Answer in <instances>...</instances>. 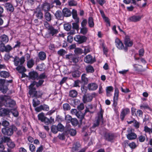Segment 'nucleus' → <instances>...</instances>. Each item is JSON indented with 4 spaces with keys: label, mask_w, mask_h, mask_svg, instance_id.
Here are the masks:
<instances>
[{
    "label": "nucleus",
    "mask_w": 152,
    "mask_h": 152,
    "mask_svg": "<svg viewBox=\"0 0 152 152\" xmlns=\"http://www.w3.org/2000/svg\"><path fill=\"white\" fill-rule=\"evenodd\" d=\"M25 61V57L24 56L19 58L18 56H16L14 59L13 62L14 65L17 66L16 68V69L20 73H23L26 71V70L23 66V64Z\"/></svg>",
    "instance_id": "1"
},
{
    "label": "nucleus",
    "mask_w": 152,
    "mask_h": 152,
    "mask_svg": "<svg viewBox=\"0 0 152 152\" xmlns=\"http://www.w3.org/2000/svg\"><path fill=\"white\" fill-rule=\"evenodd\" d=\"M18 130L17 128L14 125H12L9 127L3 128L1 130L2 133L4 135L8 136H11L13 133V131H16Z\"/></svg>",
    "instance_id": "2"
},
{
    "label": "nucleus",
    "mask_w": 152,
    "mask_h": 152,
    "mask_svg": "<svg viewBox=\"0 0 152 152\" xmlns=\"http://www.w3.org/2000/svg\"><path fill=\"white\" fill-rule=\"evenodd\" d=\"M1 99L2 100L5 101L4 105L6 107H12L16 104L15 101L11 99L9 96L4 95L1 98Z\"/></svg>",
    "instance_id": "3"
},
{
    "label": "nucleus",
    "mask_w": 152,
    "mask_h": 152,
    "mask_svg": "<svg viewBox=\"0 0 152 152\" xmlns=\"http://www.w3.org/2000/svg\"><path fill=\"white\" fill-rule=\"evenodd\" d=\"M96 96V94L94 93L91 94H87L84 95L83 98V102L85 103L88 102H91L93 98Z\"/></svg>",
    "instance_id": "4"
},
{
    "label": "nucleus",
    "mask_w": 152,
    "mask_h": 152,
    "mask_svg": "<svg viewBox=\"0 0 152 152\" xmlns=\"http://www.w3.org/2000/svg\"><path fill=\"white\" fill-rule=\"evenodd\" d=\"M127 134L126 136L129 140H134L137 138V134L134 132V130L132 129L129 128L127 130Z\"/></svg>",
    "instance_id": "5"
},
{
    "label": "nucleus",
    "mask_w": 152,
    "mask_h": 152,
    "mask_svg": "<svg viewBox=\"0 0 152 152\" xmlns=\"http://www.w3.org/2000/svg\"><path fill=\"white\" fill-rule=\"evenodd\" d=\"M65 132L67 134H70L71 136H74L76 134V130L71 128L70 125L66 126L65 130Z\"/></svg>",
    "instance_id": "6"
},
{
    "label": "nucleus",
    "mask_w": 152,
    "mask_h": 152,
    "mask_svg": "<svg viewBox=\"0 0 152 152\" xmlns=\"http://www.w3.org/2000/svg\"><path fill=\"white\" fill-rule=\"evenodd\" d=\"M74 39L79 44H81L86 42L87 40V38L84 36H81L80 35H77L74 37Z\"/></svg>",
    "instance_id": "7"
},
{
    "label": "nucleus",
    "mask_w": 152,
    "mask_h": 152,
    "mask_svg": "<svg viewBox=\"0 0 152 152\" xmlns=\"http://www.w3.org/2000/svg\"><path fill=\"white\" fill-rule=\"evenodd\" d=\"M115 45L119 49H124L125 51H127L128 50L127 48L124 47L122 42L118 38H116L115 40Z\"/></svg>",
    "instance_id": "8"
},
{
    "label": "nucleus",
    "mask_w": 152,
    "mask_h": 152,
    "mask_svg": "<svg viewBox=\"0 0 152 152\" xmlns=\"http://www.w3.org/2000/svg\"><path fill=\"white\" fill-rule=\"evenodd\" d=\"M59 28L56 29L52 26H51L50 28L48 30V33L49 34L52 36H56L57 34L59 31Z\"/></svg>",
    "instance_id": "9"
},
{
    "label": "nucleus",
    "mask_w": 152,
    "mask_h": 152,
    "mask_svg": "<svg viewBox=\"0 0 152 152\" xmlns=\"http://www.w3.org/2000/svg\"><path fill=\"white\" fill-rule=\"evenodd\" d=\"M12 49L11 46L9 45L5 46L4 44H0V49L2 52L5 51L8 52L11 50Z\"/></svg>",
    "instance_id": "10"
},
{
    "label": "nucleus",
    "mask_w": 152,
    "mask_h": 152,
    "mask_svg": "<svg viewBox=\"0 0 152 152\" xmlns=\"http://www.w3.org/2000/svg\"><path fill=\"white\" fill-rule=\"evenodd\" d=\"M31 86V84L28 87V89H29V94L32 97H35L37 91L36 89L34 87V86Z\"/></svg>",
    "instance_id": "11"
},
{
    "label": "nucleus",
    "mask_w": 152,
    "mask_h": 152,
    "mask_svg": "<svg viewBox=\"0 0 152 152\" xmlns=\"http://www.w3.org/2000/svg\"><path fill=\"white\" fill-rule=\"evenodd\" d=\"M124 43L126 47H131L133 45V42L131 41L129 37L128 36H126L124 40Z\"/></svg>",
    "instance_id": "12"
},
{
    "label": "nucleus",
    "mask_w": 152,
    "mask_h": 152,
    "mask_svg": "<svg viewBox=\"0 0 152 152\" xmlns=\"http://www.w3.org/2000/svg\"><path fill=\"white\" fill-rule=\"evenodd\" d=\"M11 110L7 108H1L0 109V116H5L9 115Z\"/></svg>",
    "instance_id": "13"
},
{
    "label": "nucleus",
    "mask_w": 152,
    "mask_h": 152,
    "mask_svg": "<svg viewBox=\"0 0 152 152\" xmlns=\"http://www.w3.org/2000/svg\"><path fill=\"white\" fill-rule=\"evenodd\" d=\"M105 139L109 142H112L114 139L115 136L114 135L111 133H106L104 135Z\"/></svg>",
    "instance_id": "14"
},
{
    "label": "nucleus",
    "mask_w": 152,
    "mask_h": 152,
    "mask_svg": "<svg viewBox=\"0 0 152 152\" xmlns=\"http://www.w3.org/2000/svg\"><path fill=\"white\" fill-rule=\"evenodd\" d=\"M50 5L47 2H45L41 5V8L45 12H48L50 9Z\"/></svg>",
    "instance_id": "15"
},
{
    "label": "nucleus",
    "mask_w": 152,
    "mask_h": 152,
    "mask_svg": "<svg viewBox=\"0 0 152 152\" xmlns=\"http://www.w3.org/2000/svg\"><path fill=\"white\" fill-rule=\"evenodd\" d=\"M130 112L129 109L128 108L124 109L120 114V118L122 120H123L125 116Z\"/></svg>",
    "instance_id": "16"
},
{
    "label": "nucleus",
    "mask_w": 152,
    "mask_h": 152,
    "mask_svg": "<svg viewBox=\"0 0 152 152\" xmlns=\"http://www.w3.org/2000/svg\"><path fill=\"white\" fill-rule=\"evenodd\" d=\"M84 61L86 63L90 64H92L95 61L93 58V57L90 55L86 56L84 58Z\"/></svg>",
    "instance_id": "17"
},
{
    "label": "nucleus",
    "mask_w": 152,
    "mask_h": 152,
    "mask_svg": "<svg viewBox=\"0 0 152 152\" xmlns=\"http://www.w3.org/2000/svg\"><path fill=\"white\" fill-rule=\"evenodd\" d=\"M142 17V16L134 15L130 17L129 20L132 22H137L140 21Z\"/></svg>",
    "instance_id": "18"
},
{
    "label": "nucleus",
    "mask_w": 152,
    "mask_h": 152,
    "mask_svg": "<svg viewBox=\"0 0 152 152\" xmlns=\"http://www.w3.org/2000/svg\"><path fill=\"white\" fill-rule=\"evenodd\" d=\"M38 8L39 7H37V10L35 12L34 14L36 16L38 19L42 20L43 17V14L41 10H37Z\"/></svg>",
    "instance_id": "19"
},
{
    "label": "nucleus",
    "mask_w": 152,
    "mask_h": 152,
    "mask_svg": "<svg viewBox=\"0 0 152 152\" xmlns=\"http://www.w3.org/2000/svg\"><path fill=\"white\" fill-rule=\"evenodd\" d=\"M9 39L8 36L5 34H3L0 36V42L1 44L7 43L9 41Z\"/></svg>",
    "instance_id": "20"
},
{
    "label": "nucleus",
    "mask_w": 152,
    "mask_h": 152,
    "mask_svg": "<svg viewBox=\"0 0 152 152\" xmlns=\"http://www.w3.org/2000/svg\"><path fill=\"white\" fill-rule=\"evenodd\" d=\"M118 90L117 88L115 89V93L113 97V104L116 106L117 104V101L118 99Z\"/></svg>",
    "instance_id": "21"
},
{
    "label": "nucleus",
    "mask_w": 152,
    "mask_h": 152,
    "mask_svg": "<svg viewBox=\"0 0 152 152\" xmlns=\"http://www.w3.org/2000/svg\"><path fill=\"white\" fill-rule=\"evenodd\" d=\"M29 76L31 79L34 80L38 78V74L37 72L33 71L29 73Z\"/></svg>",
    "instance_id": "22"
},
{
    "label": "nucleus",
    "mask_w": 152,
    "mask_h": 152,
    "mask_svg": "<svg viewBox=\"0 0 152 152\" xmlns=\"http://www.w3.org/2000/svg\"><path fill=\"white\" fill-rule=\"evenodd\" d=\"M62 13L64 16L66 17L70 16L72 14L71 11L69 9L66 8L63 10Z\"/></svg>",
    "instance_id": "23"
},
{
    "label": "nucleus",
    "mask_w": 152,
    "mask_h": 152,
    "mask_svg": "<svg viewBox=\"0 0 152 152\" xmlns=\"http://www.w3.org/2000/svg\"><path fill=\"white\" fill-rule=\"evenodd\" d=\"M44 81L43 80L39 79L38 82L35 81H33L31 84V86H34L36 85L37 87H38L42 85Z\"/></svg>",
    "instance_id": "24"
},
{
    "label": "nucleus",
    "mask_w": 152,
    "mask_h": 152,
    "mask_svg": "<svg viewBox=\"0 0 152 152\" xmlns=\"http://www.w3.org/2000/svg\"><path fill=\"white\" fill-rule=\"evenodd\" d=\"M55 15L56 18L58 20H62L63 18V14L60 10H58L56 11Z\"/></svg>",
    "instance_id": "25"
},
{
    "label": "nucleus",
    "mask_w": 152,
    "mask_h": 152,
    "mask_svg": "<svg viewBox=\"0 0 152 152\" xmlns=\"http://www.w3.org/2000/svg\"><path fill=\"white\" fill-rule=\"evenodd\" d=\"M124 143L125 145L126 144H128V145L132 149H134L137 147V145L136 144V143L134 142L129 143L128 140H125L124 142Z\"/></svg>",
    "instance_id": "26"
},
{
    "label": "nucleus",
    "mask_w": 152,
    "mask_h": 152,
    "mask_svg": "<svg viewBox=\"0 0 152 152\" xmlns=\"http://www.w3.org/2000/svg\"><path fill=\"white\" fill-rule=\"evenodd\" d=\"M88 87L89 90L94 91L97 89L98 86L95 83H90L88 84Z\"/></svg>",
    "instance_id": "27"
},
{
    "label": "nucleus",
    "mask_w": 152,
    "mask_h": 152,
    "mask_svg": "<svg viewBox=\"0 0 152 152\" xmlns=\"http://www.w3.org/2000/svg\"><path fill=\"white\" fill-rule=\"evenodd\" d=\"M38 57L41 60H45L46 58V54L44 52L41 51L38 54Z\"/></svg>",
    "instance_id": "28"
},
{
    "label": "nucleus",
    "mask_w": 152,
    "mask_h": 152,
    "mask_svg": "<svg viewBox=\"0 0 152 152\" xmlns=\"http://www.w3.org/2000/svg\"><path fill=\"white\" fill-rule=\"evenodd\" d=\"M38 119L42 122L45 121L46 120H47L48 121H49V119L45 117L44 114L43 113L39 114L38 115Z\"/></svg>",
    "instance_id": "29"
},
{
    "label": "nucleus",
    "mask_w": 152,
    "mask_h": 152,
    "mask_svg": "<svg viewBox=\"0 0 152 152\" xmlns=\"http://www.w3.org/2000/svg\"><path fill=\"white\" fill-rule=\"evenodd\" d=\"M34 61L31 58L27 61V66L29 68H31L34 64Z\"/></svg>",
    "instance_id": "30"
},
{
    "label": "nucleus",
    "mask_w": 152,
    "mask_h": 152,
    "mask_svg": "<svg viewBox=\"0 0 152 152\" xmlns=\"http://www.w3.org/2000/svg\"><path fill=\"white\" fill-rule=\"evenodd\" d=\"M91 131L90 128L84 127L83 129V133L84 136L86 137L90 133L89 131Z\"/></svg>",
    "instance_id": "31"
},
{
    "label": "nucleus",
    "mask_w": 152,
    "mask_h": 152,
    "mask_svg": "<svg viewBox=\"0 0 152 152\" xmlns=\"http://www.w3.org/2000/svg\"><path fill=\"white\" fill-rule=\"evenodd\" d=\"M72 13V14L73 18L75 20V22H79V19L77 17V11L73 9Z\"/></svg>",
    "instance_id": "32"
},
{
    "label": "nucleus",
    "mask_w": 152,
    "mask_h": 152,
    "mask_svg": "<svg viewBox=\"0 0 152 152\" xmlns=\"http://www.w3.org/2000/svg\"><path fill=\"white\" fill-rule=\"evenodd\" d=\"M77 91L75 90H72L69 92V96L72 98L75 97L77 96Z\"/></svg>",
    "instance_id": "33"
},
{
    "label": "nucleus",
    "mask_w": 152,
    "mask_h": 152,
    "mask_svg": "<svg viewBox=\"0 0 152 152\" xmlns=\"http://www.w3.org/2000/svg\"><path fill=\"white\" fill-rule=\"evenodd\" d=\"M45 17L46 20L48 22L50 21L52 19V16L50 13L48 12H45Z\"/></svg>",
    "instance_id": "34"
},
{
    "label": "nucleus",
    "mask_w": 152,
    "mask_h": 152,
    "mask_svg": "<svg viewBox=\"0 0 152 152\" xmlns=\"http://www.w3.org/2000/svg\"><path fill=\"white\" fill-rule=\"evenodd\" d=\"M113 88L111 86H110L107 87L106 89L107 95L108 96H111V94H110V93L111 92L113 91Z\"/></svg>",
    "instance_id": "35"
},
{
    "label": "nucleus",
    "mask_w": 152,
    "mask_h": 152,
    "mask_svg": "<svg viewBox=\"0 0 152 152\" xmlns=\"http://www.w3.org/2000/svg\"><path fill=\"white\" fill-rule=\"evenodd\" d=\"M72 75L73 77H78L80 76L81 72L78 70H75L72 72Z\"/></svg>",
    "instance_id": "36"
},
{
    "label": "nucleus",
    "mask_w": 152,
    "mask_h": 152,
    "mask_svg": "<svg viewBox=\"0 0 152 152\" xmlns=\"http://www.w3.org/2000/svg\"><path fill=\"white\" fill-rule=\"evenodd\" d=\"M5 7L7 10L8 11L10 12H12L13 11L14 8L13 6L11 4L9 3H7L5 5Z\"/></svg>",
    "instance_id": "37"
},
{
    "label": "nucleus",
    "mask_w": 152,
    "mask_h": 152,
    "mask_svg": "<svg viewBox=\"0 0 152 152\" xmlns=\"http://www.w3.org/2000/svg\"><path fill=\"white\" fill-rule=\"evenodd\" d=\"M76 115L79 119L80 121L81 122H82L84 116V115L81 111H78Z\"/></svg>",
    "instance_id": "38"
},
{
    "label": "nucleus",
    "mask_w": 152,
    "mask_h": 152,
    "mask_svg": "<svg viewBox=\"0 0 152 152\" xmlns=\"http://www.w3.org/2000/svg\"><path fill=\"white\" fill-rule=\"evenodd\" d=\"M9 73L7 72L2 71L0 72V76L3 78H7L9 76Z\"/></svg>",
    "instance_id": "39"
},
{
    "label": "nucleus",
    "mask_w": 152,
    "mask_h": 152,
    "mask_svg": "<svg viewBox=\"0 0 152 152\" xmlns=\"http://www.w3.org/2000/svg\"><path fill=\"white\" fill-rule=\"evenodd\" d=\"M101 121H102L103 122V119L98 117L96 120L95 121L93 127L94 128L98 126L99 125V122Z\"/></svg>",
    "instance_id": "40"
},
{
    "label": "nucleus",
    "mask_w": 152,
    "mask_h": 152,
    "mask_svg": "<svg viewBox=\"0 0 152 152\" xmlns=\"http://www.w3.org/2000/svg\"><path fill=\"white\" fill-rule=\"evenodd\" d=\"M63 108L65 111H68L70 109L71 107L68 104L65 103L63 105Z\"/></svg>",
    "instance_id": "41"
},
{
    "label": "nucleus",
    "mask_w": 152,
    "mask_h": 152,
    "mask_svg": "<svg viewBox=\"0 0 152 152\" xmlns=\"http://www.w3.org/2000/svg\"><path fill=\"white\" fill-rule=\"evenodd\" d=\"M88 23L90 27H92L94 26V23L93 19L92 17H90L89 18Z\"/></svg>",
    "instance_id": "42"
},
{
    "label": "nucleus",
    "mask_w": 152,
    "mask_h": 152,
    "mask_svg": "<svg viewBox=\"0 0 152 152\" xmlns=\"http://www.w3.org/2000/svg\"><path fill=\"white\" fill-rule=\"evenodd\" d=\"M80 147V145L78 143H76L74 144L72 148V151L73 152L78 151Z\"/></svg>",
    "instance_id": "43"
},
{
    "label": "nucleus",
    "mask_w": 152,
    "mask_h": 152,
    "mask_svg": "<svg viewBox=\"0 0 152 152\" xmlns=\"http://www.w3.org/2000/svg\"><path fill=\"white\" fill-rule=\"evenodd\" d=\"M51 131L53 133L56 134L58 131L57 126L54 125H52L51 127Z\"/></svg>",
    "instance_id": "44"
},
{
    "label": "nucleus",
    "mask_w": 152,
    "mask_h": 152,
    "mask_svg": "<svg viewBox=\"0 0 152 152\" xmlns=\"http://www.w3.org/2000/svg\"><path fill=\"white\" fill-rule=\"evenodd\" d=\"M68 5L70 6H76L77 4V3L74 0H70L68 2Z\"/></svg>",
    "instance_id": "45"
},
{
    "label": "nucleus",
    "mask_w": 152,
    "mask_h": 152,
    "mask_svg": "<svg viewBox=\"0 0 152 152\" xmlns=\"http://www.w3.org/2000/svg\"><path fill=\"white\" fill-rule=\"evenodd\" d=\"M29 145V150L31 152H34L36 150V147L34 145L32 144H30L28 143Z\"/></svg>",
    "instance_id": "46"
},
{
    "label": "nucleus",
    "mask_w": 152,
    "mask_h": 152,
    "mask_svg": "<svg viewBox=\"0 0 152 152\" xmlns=\"http://www.w3.org/2000/svg\"><path fill=\"white\" fill-rule=\"evenodd\" d=\"M57 126L59 131L62 132L64 129V127L61 123L58 124Z\"/></svg>",
    "instance_id": "47"
},
{
    "label": "nucleus",
    "mask_w": 152,
    "mask_h": 152,
    "mask_svg": "<svg viewBox=\"0 0 152 152\" xmlns=\"http://www.w3.org/2000/svg\"><path fill=\"white\" fill-rule=\"evenodd\" d=\"M72 118V117L69 115H67L65 116V121L67 123H69L71 122Z\"/></svg>",
    "instance_id": "48"
},
{
    "label": "nucleus",
    "mask_w": 152,
    "mask_h": 152,
    "mask_svg": "<svg viewBox=\"0 0 152 152\" xmlns=\"http://www.w3.org/2000/svg\"><path fill=\"white\" fill-rule=\"evenodd\" d=\"M86 71L88 72H93L94 70L93 67L91 66H88L86 68Z\"/></svg>",
    "instance_id": "49"
},
{
    "label": "nucleus",
    "mask_w": 152,
    "mask_h": 152,
    "mask_svg": "<svg viewBox=\"0 0 152 152\" xmlns=\"http://www.w3.org/2000/svg\"><path fill=\"white\" fill-rule=\"evenodd\" d=\"M137 139L140 142H143L145 140V137L144 135H141L138 137Z\"/></svg>",
    "instance_id": "50"
},
{
    "label": "nucleus",
    "mask_w": 152,
    "mask_h": 152,
    "mask_svg": "<svg viewBox=\"0 0 152 152\" xmlns=\"http://www.w3.org/2000/svg\"><path fill=\"white\" fill-rule=\"evenodd\" d=\"M46 78L47 76L46 75V74L45 73H43L40 74L38 76L37 80H38V79L43 80Z\"/></svg>",
    "instance_id": "51"
},
{
    "label": "nucleus",
    "mask_w": 152,
    "mask_h": 152,
    "mask_svg": "<svg viewBox=\"0 0 152 152\" xmlns=\"http://www.w3.org/2000/svg\"><path fill=\"white\" fill-rule=\"evenodd\" d=\"M71 122L72 125L75 126H76L78 123V121L77 119L76 118H72Z\"/></svg>",
    "instance_id": "52"
},
{
    "label": "nucleus",
    "mask_w": 152,
    "mask_h": 152,
    "mask_svg": "<svg viewBox=\"0 0 152 152\" xmlns=\"http://www.w3.org/2000/svg\"><path fill=\"white\" fill-rule=\"evenodd\" d=\"M33 105L34 107H36L37 106L39 105L40 104V101L38 100L36 101L34 99H33L32 101Z\"/></svg>",
    "instance_id": "53"
},
{
    "label": "nucleus",
    "mask_w": 152,
    "mask_h": 152,
    "mask_svg": "<svg viewBox=\"0 0 152 152\" xmlns=\"http://www.w3.org/2000/svg\"><path fill=\"white\" fill-rule=\"evenodd\" d=\"M79 22L73 23L72 24V28L73 29H75L77 31L79 30V25L78 24V23Z\"/></svg>",
    "instance_id": "54"
},
{
    "label": "nucleus",
    "mask_w": 152,
    "mask_h": 152,
    "mask_svg": "<svg viewBox=\"0 0 152 152\" xmlns=\"http://www.w3.org/2000/svg\"><path fill=\"white\" fill-rule=\"evenodd\" d=\"M64 29L67 31H69L72 28V26L71 25L66 24H65L64 25Z\"/></svg>",
    "instance_id": "55"
},
{
    "label": "nucleus",
    "mask_w": 152,
    "mask_h": 152,
    "mask_svg": "<svg viewBox=\"0 0 152 152\" xmlns=\"http://www.w3.org/2000/svg\"><path fill=\"white\" fill-rule=\"evenodd\" d=\"M86 75L85 74H83L81 76V79L83 81L86 83L88 82V80L86 77Z\"/></svg>",
    "instance_id": "56"
},
{
    "label": "nucleus",
    "mask_w": 152,
    "mask_h": 152,
    "mask_svg": "<svg viewBox=\"0 0 152 152\" xmlns=\"http://www.w3.org/2000/svg\"><path fill=\"white\" fill-rule=\"evenodd\" d=\"M66 53L65 50L63 49H60L58 51V54L60 56H63Z\"/></svg>",
    "instance_id": "57"
},
{
    "label": "nucleus",
    "mask_w": 152,
    "mask_h": 152,
    "mask_svg": "<svg viewBox=\"0 0 152 152\" xmlns=\"http://www.w3.org/2000/svg\"><path fill=\"white\" fill-rule=\"evenodd\" d=\"M88 31V29L86 28V27H83L80 29V32L81 34H86Z\"/></svg>",
    "instance_id": "58"
},
{
    "label": "nucleus",
    "mask_w": 152,
    "mask_h": 152,
    "mask_svg": "<svg viewBox=\"0 0 152 152\" xmlns=\"http://www.w3.org/2000/svg\"><path fill=\"white\" fill-rule=\"evenodd\" d=\"M43 94V93L41 91H37L35 97L36 98H41Z\"/></svg>",
    "instance_id": "59"
},
{
    "label": "nucleus",
    "mask_w": 152,
    "mask_h": 152,
    "mask_svg": "<svg viewBox=\"0 0 152 152\" xmlns=\"http://www.w3.org/2000/svg\"><path fill=\"white\" fill-rule=\"evenodd\" d=\"M7 145L9 147L11 148H13L15 146V145L13 142L10 141L7 143Z\"/></svg>",
    "instance_id": "60"
},
{
    "label": "nucleus",
    "mask_w": 152,
    "mask_h": 152,
    "mask_svg": "<svg viewBox=\"0 0 152 152\" xmlns=\"http://www.w3.org/2000/svg\"><path fill=\"white\" fill-rule=\"evenodd\" d=\"M74 52L76 54H81L83 53V50L80 48H76Z\"/></svg>",
    "instance_id": "61"
},
{
    "label": "nucleus",
    "mask_w": 152,
    "mask_h": 152,
    "mask_svg": "<svg viewBox=\"0 0 152 152\" xmlns=\"http://www.w3.org/2000/svg\"><path fill=\"white\" fill-rule=\"evenodd\" d=\"M151 129L148 128L147 126H144V130L145 132L148 133L149 134L151 133Z\"/></svg>",
    "instance_id": "62"
},
{
    "label": "nucleus",
    "mask_w": 152,
    "mask_h": 152,
    "mask_svg": "<svg viewBox=\"0 0 152 152\" xmlns=\"http://www.w3.org/2000/svg\"><path fill=\"white\" fill-rule=\"evenodd\" d=\"M42 110L46 111H48L49 110V107L48 105L45 104L42 105Z\"/></svg>",
    "instance_id": "63"
},
{
    "label": "nucleus",
    "mask_w": 152,
    "mask_h": 152,
    "mask_svg": "<svg viewBox=\"0 0 152 152\" xmlns=\"http://www.w3.org/2000/svg\"><path fill=\"white\" fill-rule=\"evenodd\" d=\"M84 108V105L83 103H81L77 107V108L79 110H82Z\"/></svg>",
    "instance_id": "64"
}]
</instances>
